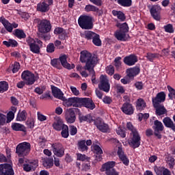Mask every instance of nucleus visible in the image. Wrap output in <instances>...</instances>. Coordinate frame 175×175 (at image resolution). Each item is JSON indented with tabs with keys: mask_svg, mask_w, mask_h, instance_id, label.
Segmentation results:
<instances>
[{
	"mask_svg": "<svg viewBox=\"0 0 175 175\" xmlns=\"http://www.w3.org/2000/svg\"><path fill=\"white\" fill-rule=\"evenodd\" d=\"M164 29L165 32H168V33H173L174 32V29H173V25L172 24L165 25Z\"/></svg>",
	"mask_w": 175,
	"mask_h": 175,
	"instance_id": "052dcab7",
	"label": "nucleus"
},
{
	"mask_svg": "<svg viewBox=\"0 0 175 175\" xmlns=\"http://www.w3.org/2000/svg\"><path fill=\"white\" fill-rule=\"evenodd\" d=\"M92 150L94 154H96V161H98L99 162L103 159V156H102V154H103V150H102V148L98 145H94L92 146Z\"/></svg>",
	"mask_w": 175,
	"mask_h": 175,
	"instance_id": "b1692460",
	"label": "nucleus"
},
{
	"mask_svg": "<svg viewBox=\"0 0 175 175\" xmlns=\"http://www.w3.org/2000/svg\"><path fill=\"white\" fill-rule=\"evenodd\" d=\"M146 58L150 61V62H154V60L157 58H159V54L148 53L146 54Z\"/></svg>",
	"mask_w": 175,
	"mask_h": 175,
	"instance_id": "09e8293b",
	"label": "nucleus"
},
{
	"mask_svg": "<svg viewBox=\"0 0 175 175\" xmlns=\"http://www.w3.org/2000/svg\"><path fill=\"white\" fill-rule=\"evenodd\" d=\"M39 163L37 160H31L29 161L27 163L23 164V169L24 172H35L36 167L39 166Z\"/></svg>",
	"mask_w": 175,
	"mask_h": 175,
	"instance_id": "f3484780",
	"label": "nucleus"
},
{
	"mask_svg": "<svg viewBox=\"0 0 175 175\" xmlns=\"http://www.w3.org/2000/svg\"><path fill=\"white\" fill-rule=\"evenodd\" d=\"M51 65L53 68H55L56 69H62V65L61 64L59 59L58 58H55L51 60Z\"/></svg>",
	"mask_w": 175,
	"mask_h": 175,
	"instance_id": "c03bdc74",
	"label": "nucleus"
},
{
	"mask_svg": "<svg viewBox=\"0 0 175 175\" xmlns=\"http://www.w3.org/2000/svg\"><path fill=\"white\" fill-rule=\"evenodd\" d=\"M42 166L45 169H51L54 166V159L52 157H46L42 159Z\"/></svg>",
	"mask_w": 175,
	"mask_h": 175,
	"instance_id": "bb28decb",
	"label": "nucleus"
},
{
	"mask_svg": "<svg viewBox=\"0 0 175 175\" xmlns=\"http://www.w3.org/2000/svg\"><path fill=\"white\" fill-rule=\"evenodd\" d=\"M0 23L3 24L6 31H8V32H13V27H12V23H10L9 21H8L6 18H5L4 17H1Z\"/></svg>",
	"mask_w": 175,
	"mask_h": 175,
	"instance_id": "c85d7f7f",
	"label": "nucleus"
},
{
	"mask_svg": "<svg viewBox=\"0 0 175 175\" xmlns=\"http://www.w3.org/2000/svg\"><path fill=\"white\" fill-rule=\"evenodd\" d=\"M135 104L136 110H137V111H143V110L147 107V103H146L144 99L142 98H138Z\"/></svg>",
	"mask_w": 175,
	"mask_h": 175,
	"instance_id": "a878e982",
	"label": "nucleus"
},
{
	"mask_svg": "<svg viewBox=\"0 0 175 175\" xmlns=\"http://www.w3.org/2000/svg\"><path fill=\"white\" fill-rule=\"evenodd\" d=\"M76 113L81 114L80 109L78 108H70L66 109L65 119L67 124H75V122H76Z\"/></svg>",
	"mask_w": 175,
	"mask_h": 175,
	"instance_id": "1a4fd4ad",
	"label": "nucleus"
},
{
	"mask_svg": "<svg viewBox=\"0 0 175 175\" xmlns=\"http://www.w3.org/2000/svg\"><path fill=\"white\" fill-rule=\"evenodd\" d=\"M12 129L13 131H16V132H26L27 129H25V126L23 125L20 123H12Z\"/></svg>",
	"mask_w": 175,
	"mask_h": 175,
	"instance_id": "2f4dec72",
	"label": "nucleus"
},
{
	"mask_svg": "<svg viewBox=\"0 0 175 175\" xmlns=\"http://www.w3.org/2000/svg\"><path fill=\"white\" fill-rule=\"evenodd\" d=\"M94 125L97 129L103 133H110V127L106 124L101 118H97L94 120Z\"/></svg>",
	"mask_w": 175,
	"mask_h": 175,
	"instance_id": "9b49d317",
	"label": "nucleus"
},
{
	"mask_svg": "<svg viewBox=\"0 0 175 175\" xmlns=\"http://www.w3.org/2000/svg\"><path fill=\"white\" fill-rule=\"evenodd\" d=\"M126 128L129 131H131V133L137 131V129L135 128V126H133V124H132V122H131L126 123Z\"/></svg>",
	"mask_w": 175,
	"mask_h": 175,
	"instance_id": "680f3d73",
	"label": "nucleus"
},
{
	"mask_svg": "<svg viewBox=\"0 0 175 175\" xmlns=\"http://www.w3.org/2000/svg\"><path fill=\"white\" fill-rule=\"evenodd\" d=\"M92 40L94 46H97V47L102 46V40H100V36L99 34L96 33Z\"/></svg>",
	"mask_w": 175,
	"mask_h": 175,
	"instance_id": "79ce46f5",
	"label": "nucleus"
},
{
	"mask_svg": "<svg viewBox=\"0 0 175 175\" xmlns=\"http://www.w3.org/2000/svg\"><path fill=\"white\" fill-rule=\"evenodd\" d=\"M88 71L90 73V76L92 77V82L93 84L96 83V78L95 77V70L94 68H92L90 70H88Z\"/></svg>",
	"mask_w": 175,
	"mask_h": 175,
	"instance_id": "bf43d9fd",
	"label": "nucleus"
},
{
	"mask_svg": "<svg viewBox=\"0 0 175 175\" xmlns=\"http://www.w3.org/2000/svg\"><path fill=\"white\" fill-rule=\"evenodd\" d=\"M53 152L56 157L62 158L65 155V148L62 147V144L59 143H55L51 145Z\"/></svg>",
	"mask_w": 175,
	"mask_h": 175,
	"instance_id": "4468645a",
	"label": "nucleus"
},
{
	"mask_svg": "<svg viewBox=\"0 0 175 175\" xmlns=\"http://www.w3.org/2000/svg\"><path fill=\"white\" fill-rule=\"evenodd\" d=\"M131 139L129 141V145L131 148H139L140 147V144H142V137L140 136V133L139 131H133V133H131Z\"/></svg>",
	"mask_w": 175,
	"mask_h": 175,
	"instance_id": "6e6552de",
	"label": "nucleus"
},
{
	"mask_svg": "<svg viewBox=\"0 0 175 175\" xmlns=\"http://www.w3.org/2000/svg\"><path fill=\"white\" fill-rule=\"evenodd\" d=\"M37 143L39 147L44 148L46 147V143H47V139L44 135H40L37 139Z\"/></svg>",
	"mask_w": 175,
	"mask_h": 175,
	"instance_id": "ea45409f",
	"label": "nucleus"
},
{
	"mask_svg": "<svg viewBox=\"0 0 175 175\" xmlns=\"http://www.w3.org/2000/svg\"><path fill=\"white\" fill-rule=\"evenodd\" d=\"M152 129L154 131V135L159 139H162L161 133L165 129V126H163V124L162 123V122L158 120H154L152 126Z\"/></svg>",
	"mask_w": 175,
	"mask_h": 175,
	"instance_id": "f8f14e48",
	"label": "nucleus"
},
{
	"mask_svg": "<svg viewBox=\"0 0 175 175\" xmlns=\"http://www.w3.org/2000/svg\"><path fill=\"white\" fill-rule=\"evenodd\" d=\"M167 163H168L170 166V169H173L174 167V158L172 156H167L166 157Z\"/></svg>",
	"mask_w": 175,
	"mask_h": 175,
	"instance_id": "5fc2aeb1",
	"label": "nucleus"
},
{
	"mask_svg": "<svg viewBox=\"0 0 175 175\" xmlns=\"http://www.w3.org/2000/svg\"><path fill=\"white\" fill-rule=\"evenodd\" d=\"M85 12H96L98 10V7L89 4L85 7Z\"/></svg>",
	"mask_w": 175,
	"mask_h": 175,
	"instance_id": "4d7b16f0",
	"label": "nucleus"
},
{
	"mask_svg": "<svg viewBox=\"0 0 175 175\" xmlns=\"http://www.w3.org/2000/svg\"><path fill=\"white\" fill-rule=\"evenodd\" d=\"M154 107L156 109L157 116H163V114H166V113H167V110L163 105H159V104L157 106H154Z\"/></svg>",
	"mask_w": 175,
	"mask_h": 175,
	"instance_id": "f704fd0d",
	"label": "nucleus"
},
{
	"mask_svg": "<svg viewBox=\"0 0 175 175\" xmlns=\"http://www.w3.org/2000/svg\"><path fill=\"white\" fill-rule=\"evenodd\" d=\"M14 35L18 39H25L27 38V34H25L24 30L20 29H16L14 31Z\"/></svg>",
	"mask_w": 175,
	"mask_h": 175,
	"instance_id": "4c0bfd02",
	"label": "nucleus"
},
{
	"mask_svg": "<svg viewBox=\"0 0 175 175\" xmlns=\"http://www.w3.org/2000/svg\"><path fill=\"white\" fill-rule=\"evenodd\" d=\"M80 61L82 64H85V70H91L96 66V57L92 56V54L87 51H81Z\"/></svg>",
	"mask_w": 175,
	"mask_h": 175,
	"instance_id": "f257e3e1",
	"label": "nucleus"
},
{
	"mask_svg": "<svg viewBox=\"0 0 175 175\" xmlns=\"http://www.w3.org/2000/svg\"><path fill=\"white\" fill-rule=\"evenodd\" d=\"M120 109L126 116H132L135 113V107L132 103L127 101L122 105Z\"/></svg>",
	"mask_w": 175,
	"mask_h": 175,
	"instance_id": "a211bd4d",
	"label": "nucleus"
},
{
	"mask_svg": "<svg viewBox=\"0 0 175 175\" xmlns=\"http://www.w3.org/2000/svg\"><path fill=\"white\" fill-rule=\"evenodd\" d=\"M78 107H86L89 110H94L96 106L92 98L78 97Z\"/></svg>",
	"mask_w": 175,
	"mask_h": 175,
	"instance_id": "9d476101",
	"label": "nucleus"
},
{
	"mask_svg": "<svg viewBox=\"0 0 175 175\" xmlns=\"http://www.w3.org/2000/svg\"><path fill=\"white\" fill-rule=\"evenodd\" d=\"M163 122L166 128H170L175 132V124L173 120L170 117H165L163 119Z\"/></svg>",
	"mask_w": 175,
	"mask_h": 175,
	"instance_id": "cd10ccee",
	"label": "nucleus"
},
{
	"mask_svg": "<svg viewBox=\"0 0 175 175\" xmlns=\"http://www.w3.org/2000/svg\"><path fill=\"white\" fill-rule=\"evenodd\" d=\"M166 100V94L165 92H159L155 98L152 99L153 106H159V103H162Z\"/></svg>",
	"mask_w": 175,
	"mask_h": 175,
	"instance_id": "412c9836",
	"label": "nucleus"
},
{
	"mask_svg": "<svg viewBox=\"0 0 175 175\" xmlns=\"http://www.w3.org/2000/svg\"><path fill=\"white\" fill-rule=\"evenodd\" d=\"M161 12H162V8L158 5H154L150 9V16L156 21H161Z\"/></svg>",
	"mask_w": 175,
	"mask_h": 175,
	"instance_id": "2eb2a0df",
	"label": "nucleus"
},
{
	"mask_svg": "<svg viewBox=\"0 0 175 175\" xmlns=\"http://www.w3.org/2000/svg\"><path fill=\"white\" fill-rule=\"evenodd\" d=\"M3 44L6 46V47H17L18 42L16 40L9 39L8 41H3Z\"/></svg>",
	"mask_w": 175,
	"mask_h": 175,
	"instance_id": "a19ab883",
	"label": "nucleus"
},
{
	"mask_svg": "<svg viewBox=\"0 0 175 175\" xmlns=\"http://www.w3.org/2000/svg\"><path fill=\"white\" fill-rule=\"evenodd\" d=\"M55 51V46L53 43H49L46 46V53H53Z\"/></svg>",
	"mask_w": 175,
	"mask_h": 175,
	"instance_id": "13d9d810",
	"label": "nucleus"
},
{
	"mask_svg": "<svg viewBox=\"0 0 175 175\" xmlns=\"http://www.w3.org/2000/svg\"><path fill=\"white\" fill-rule=\"evenodd\" d=\"M51 91H52V95H53L54 98H56V99H59L60 100L64 99V92H62L61 89L54 85H51Z\"/></svg>",
	"mask_w": 175,
	"mask_h": 175,
	"instance_id": "5701e85b",
	"label": "nucleus"
},
{
	"mask_svg": "<svg viewBox=\"0 0 175 175\" xmlns=\"http://www.w3.org/2000/svg\"><path fill=\"white\" fill-rule=\"evenodd\" d=\"M21 77L26 82V85H33L39 80V75L35 76V74L28 70L23 71Z\"/></svg>",
	"mask_w": 175,
	"mask_h": 175,
	"instance_id": "39448f33",
	"label": "nucleus"
},
{
	"mask_svg": "<svg viewBox=\"0 0 175 175\" xmlns=\"http://www.w3.org/2000/svg\"><path fill=\"white\" fill-rule=\"evenodd\" d=\"M50 10L49 5L46 3V1H41L37 4L36 11L40 13H47Z\"/></svg>",
	"mask_w": 175,
	"mask_h": 175,
	"instance_id": "4be33fe9",
	"label": "nucleus"
},
{
	"mask_svg": "<svg viewBox=\"0 0 175 175\" xmlns=\"http://www.w3.org/2000/svg\"><path fill=\"white\" fill-rule=\"evenodd\" d=\"M115 38L121 42H126V33L117 30L115 33Z\"/></svg>",
	"mask_w": 175,
	"mask_h": 175,
	"instance_id": "e433bc0d",
	"label": "nucleus"
},
{
	"mask_svg": "<svg viewBox=\"0 0 175 175\" xmlns=\"http://www.w3.org/2000/svg\"><path fill=\"white\" fill-rule=\"evenodd\" d=\"M77 161H81L82 162H84V161H87V162H90V161H91V158L81 153H77Z\"/></svg>",
	"mask_w": 175,
	"mask_h": 175,
	"instance_id": "603ef678",
	"label": "nucleus"
},
{
	"mask_svg": "<svg viewBox=\"0 0 175 175\" xmlns=\"http://www.w3.org/2000/svg\"><path fill=\"white\" fill-rule=\"evenodd\" d=\"M58 59L63 68H66V66H69V63H68V57H66V55H62V56H59Z\"/></svg>",
	"mask_w": 175,
	"mask_h": 175,
	"instance_id": "37998d69",
	"label": "nucleus"
},
{
	"mask_svg": "<svg viewBox=\"0 0 175 175\" xmlns=\"http://www.w3.org/2000/svg\"><path fill=\"white\" fill-rule=\"evenodd\" d=\"M26 125L27 128H29L30 129H33L35 126V121L33 119L28 120L26 122Z\"/></svg>",
	"mask_w": 175,
	"mask_h": 175,
	"instance_id": "0e129e2a",
	"label": "nucleus"
},
{
	"mask_svg": "<svg viewBox=\"0 0 175 175\" xmlns=\"http://www.w3.org/2000/svg\"><path fill=\"white\" fill-rule=\"evenodd\" d=\"M61 135L64 139H68L69 137V127L68 125L66 124L63 129H62Z\"/></svg>",
	"mask_w": 175,
	"mask_h": 175,
	"instance_id": "8fccbe9b",
	"label": "nucleus"
},
{
	"mask_svg": "<svg viewBox=\"0 0 175 175\" xmlns=\"http://www.w3.org/2000/svg\"><path fill=\"white\" fill-rule=\"evenodd\" d=\"M119 159L122 162L123 165L129 166V159H128L126 154H123L122 156L119 157Z\"/></svg>",
	"mask_w": 175,
	"mask_h": 175,
	"instance_id": "6e6d98bb",
	"label": "nucleus"
},
{
	"mask_svg": "<svg viewBox=\"0 0 175 175\" xmlns=\"http://www.w3.org/2000/svg\"><path fill=\"white\" fill-rule=\"evenodd\" d=\"M70 128V135L71 136H75L77 133V127L76 126L70 125L69 126Z\"/></svg>",
	"mask_w": 175,
	"mask_h": 175,
	"instance_id": "338daca9",
	"label": "nucleus"
},
{
	"mask_svg": "<svg viewBox=\"0 0 175 175\" xmlns=\"http://www.w3.org/2000/svg\"><path fill=\"white\" fill-rule=\"evenodd\" d=\"M96 33L92 31H85L84 33V38L87 40H92Z\"/></svg>",
	"mask_w": 175,
	"mask_h": 175,
	"instance_id": "de8ad7c7",
	"label": "nucleus"
},
{
	"mask_svg": "<svg viewBox=\"0 0 175 175\" xmlns=\"http://www.w3.org/2000/svg\"><path fill=\"white\" fill-rule=\"evenodd\" d=\"M26 43L33 54H40V49L43 47V42L42 40L38 38L33 39L31 36H28L26 38Z\"/></svg>",
	"mask_w": 175,
	"mask_h": 175,
	"instance_id": "f03ea898",
	"label": "nucleus"
},
{
	"mask_svg": "<svg viewBox=\"0 0 175 175\" xmlns=\"http://www.w3.org/2000/svg\"><path fill=\"white\" fill-rule=\"evenodd\" d=\"M121 59H122L121 57H116L113 61V65L117 70H118V69H121V65L122 64Z\"/></svg>",
	"mask_w": 175,
	"mask_h": 175,
	"instance_id": "3c124183",
	"label": "nucleus"
},
{
	"mask_svg": "<svg viewBox=\"0 0 175 175\" xmlns=\"http://www.w3.org/2000/svg\"><path fill=\"white\" fill-rule=\"evenodd\" d=\"M31 152V144L29 142H22L16 146V154L18 157H27Z\"/></svg>",
	"mask_w": 175,
	"mask_h": 175,
	"instance_id": "423d86ee",
	"label": "nucleus"
},
{
	"mask_svg": "<svg viewBox=\"0 0 175 175\" xmlns=\"http://www.w3.org/2000/svg\"><path fill=\"white\" fill-rule=\"evenodd\" d=\"M78 24L82 29H92L94 28V18L91 16L81 15L78 18Z\"/></svg>",
	"mask_w": 175,
	"mask_h": 175,
	"instance_id": "7ed1b4c3",
	"label": "nucleus"
},
{
	"mask_svg": "<svg viewBox=\"0 0 175 175\" xmlns=\"http://www.w3.org/2000/svg\"><path fill=\"white\" fill-rule=\"evenodd\" d=\"M14 120V113L12 111H9L7 114V124H9V122H11Z\"/></svg>",
	"mask_w": 175,
	"mask_h": 175,
	"instance_id": "e2e57ef3",
	"label": "nucleus"
},
{
	"mask_svg": "<svg viewBox=\"0 0 175 175\" xmlns=\"http://www.w3.org/2000/svg\"><path fill=\"white\" fill-rule=\"evenodd\" d=\"M34 23L37 24L40 33H49L51 31V22L49 20L36 18L34 20Z\"/></svg>",
	"mask_w": 175,
	"mask_h": 175,
	"instance_id": "20e7f679",
	"label": "nucleus"
},
{
	"mask_svg": "<svg viewBox=\"0 0 175 175\" xmlns=\"http://www.w3.org/2000/svg\"><path fill=\"white\" fill-rule=\"evenodd\" d=\"M77 148L79 151H81V152L88 151V146H86L85 139L78 141Z\"/></svg>",
	"mask_w": 175,
	"mask_h": 175,
	"instance_id": "72a5a7b5",
	"label": "nucleus"
},
{
	"mask_svg": "<svg viewBox=\"0 0 175 175\" xmlns=\"http://www.w3.org/2000/svg\"><path fill=\"white\" fill-rule=\"evenodd\" d=\"M126 73L129 79H133V77H135V76L140 73V67L136 66L133 68H130L126 70Z\"/></svg>",
	"mask_w": 175,
	"mask_h": 175,
	"instance_id": "393cba45",
	"label": "nucleus"
},
{
	"mask_svg": "<svg viewBox=\"0 0 175 175\" xmlns=\"http://www.w3.org/2000/svg\"><path fill=\"white\" fill-rule=\"evenodd\" d=\"M115 167L116 161H108L102 165L100 170L105 172L106 175H120Z\"/></svg>",
	"mask_w": 175,
	"mask_h": 175,
	"instance_id": "0eeeda50",
	"label": "nucleus"
},
{
	"mask_svg": "<svg viewBox=\"0 0 175 175\" xmlns=\"http://www.w3.org/2000/svg\"><path fill=\"white\" fill-rule=\"evenodd\" d=\"M116 133H117V135H119V136H120L122 138L126 137V136L125 131L124 130H122V129H121L120 127H118L116 129Z\"/></svg>",
	"mask_w": 175,
	"mask_h": 175,
	"instance_id": "774afa93",
	"label": "nucleus"
},
{
	"mask_svg": "<svg viewBox=\"0 0 175 175\" xmlns=\"http://www.w3.org/2000/svg\"><path fill=\"white\" fill-rule=\"evenodd\" d=\"M9 90V83L5 81H0V93L3 94V92H6Z\"/></svg>",
	"mask_w": 175,
	"mask_h": 175,
	"instance_id": "49530a36",
	"label": "nucleus"
},
{
	"mask_svg": "<svg viewBox=\"0 0 175 175\" xmlns=\"http://www.w3.org/2000/svg\"><path fill=\"white\" fill-rule=\"evenodd\" d=\"M20 68H21L20 63H18V62H15L12 68V73H17V72L20 70Z\"/></svg>",
	"mask_w": 175,
	"mask_h": 175,
	"instance_id": "69168bd1",
	"label": "nucleus"
},
{
	"mask_svg": "<svg viewBox=\"0 0 175 175\" xmlns=\"http://www.w3.org/2000/svg\"><path fill=\"white\" fill-rule=\"evenodd\" d=\"M98 88L100 91L104 92H109L110 91V83L106 75L100 76V83H98Z\"/></svg>",
	"mask_w": 175,
	"mask_h": 175,
	"instance_id": "ddd939ff",
	"label": "nucleus"
},
{
	"mask_svg": "<svg viewBox=\"0 0 175 175\" xmlns=\"http://www.w3.org/2000/svg\"><path fill=\"white\" fill-rule=\"evenodd\" d=\"M66 124H64V122L61 120V119L57 120L56 122H53V128L55 129V131H57L58 132L62 131L63 128Z\"/></svg>",
	"mask_w": 175,
	"mask_h": 175,
	"instance_id": "c756f323",
	"label": "nucleus"
},
{
	"mask_svg": "<svg viewBox=\"0 0 175 175\" xmlns=\"http://www.w3.org/2000/svg\"><path fill=\"white\" fill-rule=\"evenodd\" d=\"M117 3L123 8H131L132 0H117Z\"/></svg>",
	"mask_w": 175,
	"mask_h": 175,
	"instance_id": "a18cd8bd",
	"label": "nucleus"
},
{
	"mask_svg": "<svg viewBox=\"0 0 175 175\" xmlns=\"http://www.w3.org/2000/svg\"><path fill=\"white\" fill-rule=\"evenodd\" d=\"M116 27L119 28L118 30L120 32H123L124 33H127V32H129V26H128V23H118L116 25Z\"/></svg>",
	"mask_w": 175,
	"mask_h": 175,
	"instance_id": "58836bf2",
	"label": "nucleus"
},
{
	"mask_svg": "<svg viewBox=\"0 0 175 175\" xmlns=\"http://www.w3.org/2000/svg\"><path fill=\"white\" fill-rule=\"evenodd\" d=\"M0 175H14L13 166L8 163L0 165Z\"/></svg>",
	"mask_w": 175,
	"mask_h": 175,
	"instance_id": "dca6fc26",
	"label": "nucleus"
},
{
	"mask_svg": "<svg viewBox=\"0 0 175 175\" xmlns=\"http://www.w3.org/2000/svg\"><path fill=\"white\" fill-rule=\"evenodd\" d=\"M112 14L115 17H117L120 21H125L126 17L125 16V14L122 11H117L116 10H112Z\"/></svg>",
	"mask_w": 175,
	"mask_h": 175,
	"instance_id": "c9c22d12",
	"label": "nucleus"
},
{
	"mask_svg": "<svg viewBox=\"0 0 175 175\" xmlns=\"http://www.w3.org/2000/svg\"><path fill=\"white\" fill-rule=\"evenodd\" d=\"M64 102V106L66 107H79V97H70L68 99L64 96V100H62Z\"/></svg>",
	"mask_w": 175,
	"mask_h": 175,
	"instance_id": "6ab92c4d",
	"label": "nucleus"
},
{
	"mask_svg": "<svg viewBox=\"0 0 175 175\" xmlns=\"http://www.w3.org/2000/svg\"><path fill=\"white\" fill-rule=\"evenodd\" d=\"M79 122H83V121L88 122L89 124H91V122H94L95 120L92 118V116L91 114H87L85 116H81V113L79 114Z\"/></svg>",
	"mask_w": 175,
	"mask_h": 175,
	"instance_id": "7c9ffc66",
	"label": "nucleus"
},
{
	"mask_svg": "<svg viewBox=\"0 0 175 175\" xmlns=\"http://www.w3.org/2000/svg\"><path fill=\"white\" fill-rule=\"evenodd\" d=\"M137 61H139V59H137V56L135 54L127 55L123 59L124 64L127 65V66H133Z\"/></svg>",
	"mask_w": 175,
	"mask_h": 175,
	"instance_id": "aec40b11",
	"label": "nucleus"
},
{
	"mask_svg": "<svg viewBox=\"0 0 175 175\" xmlns=\"http://www.w3.org/2000/svg\"><path fill=\"white\" fill-rule=\"evenodd\" d=\"M167 90L169 91V94H168L169 99L172 100L173 98L175 99V90H174V88H173L170 85H167Z\"/></svg>",
	"mask_w": 175,
	"mask_h": 175,
	"instance_id": "864d4df0",
	"label": "nucleus"
},
{
	"mask_svg": "<svg viewBox=\"0 0 175 175\" xmlns=\"http://www.w3.org/2000/svg\"><path fill=\"white\" fill-rule=\"evenodd\" d=\"M27 117H28V113H27V111L23 110L21 111V110H19L18 113L16 116V120L17 121H26Z\"/></svg>",
	"mask_w": 175,
	"mask_h": 175,
	"instance_id": "473e14b6",
	"label": "nucleus"
}]
</instances>
